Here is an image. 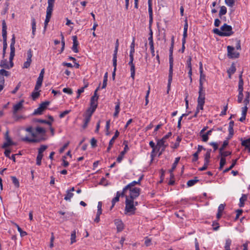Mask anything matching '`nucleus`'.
Instances as JSON below:
<instances>
[{"label": "nucleus", "instance_id": "1", "mask_svg": "<svg viewBox=\"0 0 250 250\" xmlns=\"http://www.w3.org/2000/svg\"><path fill=\"white\" fill-rule=\"evenodd\" d=\"M125 214L133 215L135 213L136 208L134 207V201L133 200L125 198Z\"/></svg>", "mask_w": 250, "mask_h": 250}, {"label": "nucleus", "instance_id": "2", "mask_svg": "<svg viewBox=\"0 0 250 250\" xmlns=\"http://www.w3.org/2000/svg\"><path fill=\"white\" fill-rule=\"evenodd\" d=\"M243 84H244V82L243 80L242 79V72L241 74L239 76V83H238V91L239 94L238 95V99L237 101L239 103H241L242 102L243 99Z\"/></svg>", "mask_w": 250, "mask_h": 250}, {"label": "nucleus", "instance_id": "3", "mask_svg": "<svg viewBox=\"0 0 250 250\" xmlns=\"http://www.w3.org/2000/svg\"><path fill=\"white\" fill-rule=\"evenodd\" d=\"M7 26L5 20L2 21V36L3 39V50H6L7 43Z\"/></svg>", "mask_w": 250, "mask_h": 250}, {"label": "nucleus", "instance_id": "4", "mask_svg": "<svg viewBox=\"0 0 250 250\" xmlns=\"http://www.w3.org/2000/svg\"><path fill=\"white\" fill-rule=\"evenodd\" d=\"M129 194L128 195H126L125 198L134 200V199H135L140 195L141 188H134L129 190Z\"/></svg>", "mask_w": 250, "mask_h": 250}, {"label": "nucleus", "instance_id": "5", "mask_svg": "<svg viewBox=\"0 0 250 250\" xmlns=\"http://www.w3.org/2000/svg\"><path fill=\"white\" fill-rule=\"evenodd\" d=\"M50 102L45 101L42 103L38 108L36 109L33 113V115H42L43 111L47 108V106L49 104Z\"/></svg>", "mask_w": 250, "mask_h": 250}, {"label": "nucleus", "instance_id": "6", "mask_svg": "<svg viewBox=\"0 0 250 250\" xmlns=\"http://www.w3.org/2000/svg\"><path fill=\"white\" fill-rule=\"evenodd\" d=\"M221 30L224 33L223 37L230 36L234 33L231 26L228 25L227 23H224L221 27Z\"/></svg>", "mask_w": 250, "mask_h": 250}, {"label": "nucleus", "instance_id": "7", "mask_svg": "<svg viewBox=\"0 0 250 250\" xmlns=\"http://www.w3.org/2000/svg\"><path fill=\"white\" fill-rule=\"evenodd\" d=\"M99 89V86H98L94 92V95L92 96L90 99V107L91 108H93L96 109L98 106V100L99 98V96L97 95V91Z\"/></svg>", "mask_w": 250, "mask_h": 250}, {"label": "nucleus", "instance_id": "8", "mask_svg": "<svg viewBox=\"0 0 250 250\" xmlns=\"http://www.w3.org/2000/svg\"><path fill=\"white\" fill-rule=\"evenodd\" d=\"M228 56L229 58H238L240 56L239 52L234 51V48L231 46H228Z\"/></svg>", "mask_w": 250, "mask_h": 250}, {"label": "nucleus", "instance_id": "9", "mask_svg": "<svg viewBox=\"0 0 250 250\" xmlns=\"http://www.w3.org/2000/svg\"><path fill=\"white\" fill-rule=\"evenodd\" d=\"M174 47V37L171 39V45L169 48V69H173V50Z\"/></svg>", "mask_w": 250, "mask_h": 250}, {"label": "nucleus", "instance_id": "10", "mask_svg": "<svg viewBox=\"0 0 250 250\" xmlns=\"http://www.w3.org/2000/svg\"><path fill=\"white\" fill-rule=\"evenodd\" d=\"M199 96L197 99V102H205V92L203 90V83H201L199 85Z\"/></svg>", "mask_w": 250, "mask_h": 250}, {"label": "nucleus", "instance_id": "11", "mask_svg": "<svg viewBox=\"0 0 250 250\" xmlns=\"http://www.w3.org/2000/svg\"><path fill=\"white\" fill-rule=\"evenodd\" d=\"M45 140V138L42 137L40 138H29L28 137H25L21 138V141L23 142H27L29 143H39L42 141H44Z\"/></svg>", "mask_w": 250, "mask_h": 250}, {"label": "nucleus", "instance_id": "12", "mask_svg": "<svg viewBox=\"0 0 250 250\" xmlns=\"http://www.w3.org/2000/svg\"><path fill=\"white\" fill-rule=\"evenodd\" d=\"M114 224L116 226L117 232H121L124 229V225L120 219H115L114 220Z\"/></svg>", "mask_w": 250, "mask_h": 250}, {"label": "nucleus", "instance_id": "13", "mask_svg": "<svg viewBox=\"0 0 250 250\" xmlns=\"http://www.w3.org/2000/svg\"><path fill=\"white\" fill-rule=\"evenodd\" d=\"M23 102L24 101L22 100L13 106V114H17L19 110L21 109L23 107Z\"/></svg>", "mask_w": 250, "mask_h": 250}, {"label": "nucleus", "instance_id": "14", "mask_svg": "<svg viewBox=\"0 0 250 250\" xmlns=\"http://www.w3.org/2000/svg\"><path fill=\"white\" fill-rule=\"evenodd\" d=\"M202 150H206V149L204 147L202 146L198 145V148L197 151L194 153L193 155V158L192 159V162H196L198 159V155L200 153Z\"/></svg>", "mask_w": 250, "mask_h": 250}, {"label": "nucleus", "instance_id": "15", "mask_svg": "<svg viewBox=\"0 0 250 250\" xmlns=\"http://www.w3.org/2000/svg\"><path fill=\"white\" fill-rule=\"evenodd\" d=\"M72 39H73V46L72 47V50L75 53H78L79 52V50L78 49L79 42L77 40V37L76 36H74L72 37Z\"/></svg>", "mask_w": 250, "mask_h": 250}, {"label": "nucleus", "instance_id": "16", "mask_svg": "<svg viewBox=\"0 0 250 250\" xmlns=\"http://www.w3.org/2000/svg\"><path fill=\"white\" fill-rule=\"evenodd\" d=\"M180 157L176 158L174 163L172 164V167L169 170V172L170 174L171 178H173L174 177V174L173 173V172L176 168L177 165L180 161Z\"/></svg>", "mask_w": 250, "mask_h": 250}, {"label": "nucleus", "instance_id": "17", "mask_svg": "<svg viewBox=\"0 0 250 250\" xmlns=\"http://www.w3.org/2000/svg\"><path fill=\"white\" fill-rule=\"evenodd\" d=\"M240 140L241 141V145L245 147L250 152V138L243 140L242 138H240Z\"/></svg>", "mask_w": 250, "mask_h": 250}, {"label": "nucleus", "instance_id": "18", "mask_svg": "<svg viewBox=\"0 0 250 250\" xmlns=\"http://www.w3.org/2000/svg\"><path fill=\"white\" fill-rule=\"evenodd\" d=\"M172 75H173V69H169V74L168 78V83H167V93H168L170 90L171 83L172 81Z\"/></svg>", "mask_w": 250, "mask_h": 250}, {"label": "nucleus", "instance_id": "19", "mask_svg": "<svg viewBox=\"0 0 250 250\" xmlns=\"http://www.w3.org/2000/svg\"><path fill=\"white\" fill-rule=\"evenodd\" d=\"M128 65L130 66L131 77L134 80L135 75V67L133 62L129 61Z\"/></svg>", "mask_w": 250, "mask_h": 250}, {"label": "nucleus", "instance_id": "20", "mask_svg": "<svg viewBox=\"0 0 250 250\" xmlns=\"http://www.w3.org/2000/svg\"><path fill=\"white\" fill-rule=\"evenodd\" d=\"M34 131L36 133L37 135L38 134H41L42 136H44L46 133L45 129L39 126H38L35 128Z\"/></svg>", "mask_w": 250, "mask_h": 250}, {"label": "nucleus", "instance_id": "21", "mask_svg": "<svg viewBox=\"0 0 250 250\" xmlns=\"http://www.w3.org/2000/svg\"><path fill=\"white\" fill-rule=\"evenodd\" d=\"M6 142H5L2 146V148H5L10 146H12L14 145V143L11 140V138L9 137H7L6 138Z\"/></svg>", "mask_w": 250, "mask_h": 250}, {"label": "nucleus", "instance_id": "22", "mask_svg": "<svg viewBox=\"0 0 250 250\" xmlns=\"http://www.w3.org/2000/svg\"><path fill=\"white\" fill-rule=\"evenodd\" d=\"M43 78L42 77H39L37 79V81L34 88L35 91L38 90L42 86V83L43 82Z\"/></svg>", "mask_w": 250, "mask_h": 250}, {"label": "nucleus", "instance_id": "23", "mask_svg": "<svg viewBox=\"0 0 250 250\" xmlns=\"http://www.w3.org/2000/svg\"><path fill=\"white\" fill-rule=\"evenodd\" d=\"M150 146L152 148V150L151 152V157L152 158H153L155 156L156 152V148L157 147V145H155V143L152 141H150L149 143Z\"/></svg>", "mask_w": 250, "mask_h": 250}, {"label": "nucleus", "instance_id": "24", "mask_svg": "<svg viewBox=\"0 0 250 250\" xmlns=\"http://www.w3.org/2000/svg\"><path fill=\"white\" fill-rule=\"evenodd\" d=\"M32 121L33 123H41V124H47V125H49V126L51 125V122L49 121L45 120L35 118V119H34Z\"/></svg>", "mask_w": 250, "mask_h": 250}, {"label": "nucleus", "instance_id": "25", "mask_svg": "<svg viewBox=\"0 0 250 250\" xmlns=\"http://www.w3.org/2000/svg\"><path fill=\"white\" fill-rule=\"evenodd\" d=\"M148 13H149V27L151 28L152 22H153V11L152 7L148 8Z\"/></svg>", "mask_w": 250, "mask_h": 250}, {"label": "nucleus", "instance_id": "26", "mask_svg": "<svg viewBox=\"0 0 250 250\" xmlns=\"http://www.w3.org/2000/svg\"><path fill=\"white\" fill-rule=\"evenodd\" d=\"M247 199V194H242V197L240 198V202L239 204V206L241 208L243 207L245 205V202Z\"/></svg>", "mask_w": 250, "mask_h": 250}, {"label": "nucleus", "instance_id": "27", "mask_svg": "<svg viewBox=\"0 0 250 250\" xmlns=\"http://www.w3.org/2000/svg\"><path fill=\"white\" fill-rule=\"evenodd\" d=\"M199 179L197 177H195L194 179L188 180L187 182V185L188 187H192L196 183L199 182Z\"/></svg>", "mask_w": 250, "mask_h": 250}, {"label": "nucleus", "instance_id": "28", "mask_svg": "<svg viewBox=\"0 0 250 250\" xmlns=\"http://www.w3.org/2000/svg\"><path fill=\"white\" fill-rule=\"evenodd\" d=\"M227 9L225 6H222L220 7V9L219 12V17L220 19H222V17L227 13Z\"/></svg>", "mask_w": 250, "mask_h": 250}, {"label": "nucleus", "instance_id": "29", "mask_svg": "<svg viewBox=\"0 0 250 250\" xmlns=\"http://www.w3.org/2000/svg\"><path fill=\"white\" fill-rule=\"evenodd\" d=\"M238 160V158L232 160V164L230 166H229V167L226 168L223 170V173H226L230 170L236 164Z\"/></svg>", "mask_w": 250, "mask_h": 250}, {"label": "nucleus", "instance_id": "30", "mask_svg": "<svg viewBox=\"0 0 250 250\" xmlns=\"http://www.w3.org/2000/svg\"><path fill=\"white\" fill-rule=\"evenodd\" d=\"M238 160V158L232 160V164L230 166H229V167L226 168L223 170V173H226L230 170L236 164Z\"/></svg>", "mask_w": 250, "mask_h": 250}, {"label": "nucleus", "instance_id": "31", "mask_svg": "<svg viewBox=\"0 0 250 250\" xmlns=\"http://www.w3.org/2000/svg\"><path fill=\"white\" fill-rule=\"evenodd\" d=\"M25 131L30 133L33 137L35 138L37 137V134L35 132L34 129L32 126H30L26 128Z\"/></svg>", "mask_w": 250, "mask_h": 250}, {"label": "nucleus", "instance_id": "32", "mask_svg": "<svg viewBox=\"0 0 250 250\" xmlns=\"http://www.w3.org/2000/svg\"><path fill=\"white\" fill-rule=\"evenodd\" d=\"M0 66L4 69H9L8 64L6 59H3L0 61Z\"/></svg>", "mask_w": 250, "mask_h": 250}, {"label": "nucleus", "instance_id": "33", "mask_svg": "<svg viewBox=\"0 0 250 250\" xmlns=\"http://www.w3.org/2000/svg\"><path fill=\"white\" fill-rule=\"evenodd\" d=\"M5 69H6L2 68L0 70V76L8 77L10 75V72Z\"/></svg>", "mask_w": 250, "mask_h": 250}, {"label": "nucleus", "instance_id": "34", "mask_svg": "<svg viewBox=\"0 0 250 250\" xmlns=\"http://www.w3.org/2000/svg\"><path fill=\"white\" fill-rule=\"evenodd\" d=\"M31 21H32V35L33 36H34L35 34V32H36V20L34 18H32L31 19Z\"/></svg>", "mask_w": 250, "mask_h": 250}, {"label": "nucleus", "instance_id": "35", "mask_svg": "<svg viewBox=\"0 0 250 250\" xmlns=\"http://www.w3.org/2000/svg\"><path fill=\"white\" fill-rule=\"evenodd\" d=\"M11 178L12 181V183L15 185V187L18 188L20 187V183L18 179L15 176H11Z\"/></svg>", "mask_w": 250, "mask_h": 250}, {"label": "nucleus", "instance_id": "36", "mask_svg": "<svg viewBox=\"0 0 250 250\" xmlns=\"http://www.w3.org/2000/svg\"><path fill=\"white\" fill-rule=\"evenodd\" d=\"M27 60L26 61L28 62L29 63H30V64L31 63V62H32V50L31 49H29L27 52Z\"/></svg>", "mask_w": 250, "mask_h": 250}, {"label": "nucleus", "instance_id": "37", "mask_svg": "<svg viewBox=\"0 0 250 250\" xmlns=\"http://www.w3.org/2000/svg\"><path fill=\"white\" fill-rule=\"evenodd\" d=\"M74 194L72 192H70V191H66V194L65 195L64 199L66 201H70L71 198L73 196Z\"/></svg>", "mask_w": 250, "mask_h": 250}, {"label": "nucleus", "instance_id": "38", "mask_svg": "<svg viewBox=\"0 0 250 250\" xmlns=\"http://www.w3.org/2000/svg\"><path fill=\"white\" fill-rule=\"evenodd\" d=\"M40 91H38V90L37 91H35L34 90L32 93L31 96H32V99L33 100H36L37 99H38L39 98V97L40 95Z\"/></svg>", "mask_w": 250, "mask_h": 250}, {"label": "nucleus", "instance_id": "39", "mask_svg": "<svg viewBox=\"0 0 250 250\" xmlns=\"http://www.w3.org/2000/svg\"><path fill=\"white\" fill-rule=\"evenodd\" d=\"M119 132L117 130L115 133V134L114 135V136L112 138V139L110 140L109 141V143L110 144H112L113 145L114 142H115V140L117 139V138L119 136Z\"/></svg>", "mask_w": 250, "mask_h": 250}, {"label": "nucleus", "instance_id": "40", "mask_svg": "<svg viewBox=\"0 0 250 250\" xmlns=\"http://www.w3.org/2000/svg\"><path fill=\"white\" fill-rule=\"evenodd\" d=\"M226 164V160L224 157H221L220 162L219 170H221Z\"/></svg>", "mask_w": 250, "mask_h": 250}, {"label": "nucleus", "instance_id": "41", "mask_svg": "<svg viewBox=\"0 0 250 250\" xmlns=\"http://www.w3.org/2000/svg\"><path fill=\"white\" fill-rule=\"evenodd\" d=\"M96 109L93 108H91V107H89L86 111L85 115L87 116H89L90 117H91L92 115Z\"/></svg>", "mask_w": 250, "mask_h": 250}, {"label": "nucleus", "instance_id": "42", "mask_svg": "<svg viewBox=\"0 0 250 250\" xmlns=\"http://www.w3.org/2000/svg\"><path fill=\"white\" fill-rule=\"evenodd\" d=\"M16 227L17 228L18 231L20 233V235L21 237H23L27 234L26 231H24L22 230V229L19 227V226L17 224H16Z\"/></svg>", "mask_w": 250, "mask_h": 250}, {"label": "nucleus", "instance_id": "43", "mask_svg": "<svg viewBox=\"0 0 250 250\" xmlns=\"http://www.w3.org/2000/svg\"><path fill=\"white\" fill-rule=\"evenodd\" d=\"M47 148V146L41 145V147L38 149V154L43 155L42 153Z\"/></svg>", "mask_w": 250, "mask_h": 250}, {"label": "nucleus", "instance_id": "44", "mask_svg": "<svg viewBox=\"0 0 250 250\" xmlns=\"http://www.w3.org/2000/svg\"><path fill=\"white\" fill-rule=\"evenodd\" d=\"M236 71V68L234 63H232L229 68L228 70V73H230V74H234Z\"/></svg>", "mask_w": 250, "mask_h": 250}, {"label": "nucleus", "instance_id": "45", "mask_svg": "<svg viewBox=\"0 0 250 250\" xmlns=\"http://www.w3.org/2000/svg\"><path fill=\"white\" fill-rule=\"evenodd\" d=\"M213 32L214 34H215L219 36H221V37H223V35L224 34V33L223 32H222L221 30L220 31L218 28L213 29Z\"/></svg>", "mask_w": 250, "mask_h": 250}, {"label": "nucleus", "instance_id": "46", "mask_svg": "<svg viewBox=\"0 0 250 250\" xmlns=\"http://www.w3.org/2000/svg\"><path fill=\"white\" fill-rule=\"evenodd\" d=\"M43 155H41V154H38L37 159H36V164L38 166H40L41 165L42 159L43 157Z\"/></svg>", "mask_w": 250, "mask_h": 250}, {"label": "nucleus", "instance_id": "47", "mask_svg": "<svg viewBox=\"0 0 250 250\" xmlns=\"http://www.w3.org/2000/svg\"><path fill=\"white\" fill-rule=\"evenodd\" d=\"M166 141H165L162 139L158 140L157 143V147H163V146H164V144L165 143Z\"/></svg>", "mask_w": 250, "mask_h": 250}, {"label": "nucleus", "instance_id": "48", "mask_svg": "<svg viewBox=\"0 0 250 250\" xmlns=\"http://www.w3.org/2000/svg\"><path fill=\"white\" fill-rule=\"evenodd\" d=\"M135 38H133L132 42L130 45V51L129 54H134L135 52Z\"/></svg>", "mask_w": 250, "mask_h": 250}, {"label": "nucleus", "instance_id": "49", "mask_svg": "<svg viewBox=\"0 0 250 250\" xmlns=\"http://www.w3.org/2000/svg\"><path fill=\"white\" fill-rule=\"evenodd\" d=\"M219 153L221 157H224L225 158L226 157L231 155V152L229 151H222L221 152H219Z\"/></svg>", "mask_w": 250, "mask_h": 250}, {"label": "nucleus", "instance_id": "50", "mask_svg": "<svg viewBox=\"0 0 250 250\" xmlns=\"http://www.w3.org/2000/svg\"><path fill=\"white\" fill-rule=\"evenodd\" d=\"M231 241L229 239H228L226 240L225 243V249H228V250H230V246L231 245Z\"/></svg>", "mask_w": 250, "mask_h": 250}, {"label": "nucleus", "instance_id": "51", "mask_svg": "<svg viewBox=\"0 0 250 250\" xmlns=\"http://www.w3.org/2000/svg\"><path fill=\"white\" fill-rule=\"evenodd\" d=\"M76 242V231L75 230L73 231L71 234V244Z\"/></svg>", "mask_w": 250, "mask_h": 250}, {"label": "nucleus", "instance_id": "52", "mask_svg": "<svg viewBox=\"0 0 250 250\" xmlns=\"http://www.w3.org/2000/svg\"><path fill=\"white\" fill-rule=\"evenodd\" d=\"M228 144H229V142L227 140L224 141L223 142V144L222 146L219 148V152H221L222 151H223V150L228 145Z\"/></svg>", "mask_w": 250, "mask_h": 250}, {"label": "nucleus", "instance_id": "53", "mask_svg": "<svg viewBox=\"0 0 250 250\" xmlns=\"http://www.w3.org/2000/svg\"><path fill=\"white\" fill-rule=\"evenodd\" d=\"M210 158V154L208 153H206L204 155V162L209 163Z\"/></svg>", "mask_w": 250, "mask_h": 250}, {"label": "nucleus", "instance_id": "54", "mask_svg": "<svg viewBox=\"0 0 250 250\" xmlns=\"http://www.w3.org/2000/svg\"><path fill=\"white\" fill-rule=\"evenodd\" d=\"M119 201V198L118 197V196H116L114 198L112 199V206L110 207V210H111L112 209V208L114 207V206H115V203L116 202H118Z\"/></svg>", "mask_w": 250, "mask_h": 250}, {"label": "nucleus", "instance_id": "55", "mask_svg": "<svg viewBox=\"0 0 250 250\" xmlns=\"http://www.w3.org/2000/svg\"><path fill=\"white\" fill-rule=\"evenodd\" d=\"M123 145L125 146L124 150L122 151L124 152L125 153L129 150V147L128 146V142L127 141H124L123 142Z\"/></svg>", "mask_w": 250, "mask_h": 250}, {"label": "nucleus", "instance_id": "56", "mask_svg": "<svg viewBox=\"0 0 250 250\" xmlns=\"http://www.w3.org/2000/svg\"><path fill=\"white\" fill-rule=\"evenodd\" d=\"M212 226L213 227V229L214 230H217L220 227L219 224L216 221L213 222Z\"/></svg>", "mask_w": 250, "mask_h": 250}, {"label": "nucleus", "instance_id": "57", "mask_svg": "<svg viewBox=\"0 0 250 250\" xmlns=\"http://www.w3.org/2000/svg\"><path fill=\"white\" fill-rule=\"evenodd\" d=\"M15 45H10V56L14 57L15 56Z\"/></svg>", "mask_w": 250, "mask_h": 250}, {"label": "nucleus", "instance_id": "58", "mask_svg": "<svg viewBox=\"0 0 250 250\" xmlns=\"http://www.w3.org/2000/svg\"><path fill=\"white\" fill-rule=\"evenodd\" d=\"M125 153L124 152L122 151L120 155L118 156V157L117 158V161L118 163H120L122 161V160L123 159Z\"/></svg>", "mask_w": 250, "mask_h": 250}, {"label": "nucleus", "instance_id": "59", "mask_svg": "<svg viewBox=\"0 0 250 250\" xmlns=\"http://www.w3.org/2000/svg\"><path fill=\"white\" fill-rule=\"evenodd\" d=\"M234 0H225L226 4L230 7H232L234 4Z\"/></svg>", "mask_w": 250, "mask_h": 250}, {"label": "nucleus", "instance_id": "60", "mask_svg": "<svg viewBox=\"0 0 250 250\" xmlns=\"http://www.w3.org/2000/svg\"><path fill=\"white\" fill-rule=\"evenodd\" d=\"M205 75L203 74V71L200 72V80H199V85L201 84V83L203 84V80H205Z\"/></svg>", "mask_w": 250, "mask_h": 250}, {"label": "nucleus", "instance_id": "61", "mask_svg": "<svg viewBox=\"0 0 250 250\" xmlns=\"http://www.w3.org/2000/svg\"><path fill=\"white\" fill-rule=\"evenodd\" d=\"M198 104L197 107L199 110H203L205 102H197Z\"/></svg>", "mask_w": 250, "mask_h": 250}, {"label": "nucleus", "instance_id": "62", "mask_svg": "<svg viewBox=\"0 0 250 250\" xmlns=\"http://www.w3.org/2000/svg\"><path fill=\"white\" fill-rule=\"evenodd\" d=\"M145 244L146 247H148L151 245V239L148 238L147 237H145Z\"/></svg>", "mask_w": 250, "mask_h": 250}, {"label": "nucleus", "instance_id": "63", "mask_svg": "<svg viewBox=\"0 0 250 250\" xmlns=\"http://www.w3.org/2000/svg\"><path fill=\"white\" fill-rule=\"evenodd\" d=\"M64 93H67L69 95H71L73 93L72 90L69 88H64L62 90Z\"/></svg>", "mask_w": 250, "mask_h": 250}, {"label": "nucleus", "instance_id": "64", "mask_svg": "<svg viewBox=\"0 0 250 250\" xmlns=\"http://www.w3.org/2000/svg\"><path fill=\"white\" fill-rule=\"evenodd\" d=\"M97 140L94 138H92L90 141V144L92 147H95L97 146Z\"/></svg>", "mask_w": 250, "mask_h": 250}]
</instances>
